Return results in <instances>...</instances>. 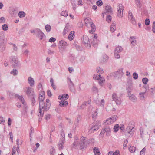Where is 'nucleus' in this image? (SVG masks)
<instances>
[{"mask_svg": "<svg viewBox=\"0 0 155 155\" xmlns=\"http://www.w3.org/2000/svg\"><path fill=\"white\" fill-rule=\"evenodd\" d=\"M39 113L38 115L39 117H42L43 115L45 110V104L44 103L43 101L45 97V92L42 91H41L39 94Z\"/></svg>", "mask_w": 155, "mask_h": 155, "instance_id": "nucleus-1", "label": "nucleus"}, {"mask_svg": "<svg viewBox=\"0 0 155 155\" xmlns=\"http://www.w3.org/2000/svg\"><path fill=\"white\" fill-rule=\"evenodd\" d=\"M134 124V122H130L126 129L125 134H130V135H129V137H132L134 134L135 130Z\"/></svg>", "mask_w": 155, "mask_h": 155, "instance_id": "nucleus-2", "label": "nucleus"}, {"mask_svg": "<svg viewBox=\"0 0 155 155\" xmlns=\"http://www.w3.org/2000/svg\"><path fill=\"white\" fill-rule=\"evenodd\" d=\"M68 46V43L63 40L60 41L58 44L59 49L61 52H63L66 51V47Z\"/></svg>", "mask_w": 155, "mask_h": 155, "instance_id": "nucleus-3", "label": "nucleus"}, {"mask_svg": "<svg viewBox=\"0 0 155 155\" xmlns=\"http://www.w3.org/2000/svg\"><path fill=\"white\" fill-rule=\"evenodd\" d=\"M101 123L99 121H96L92 124V127L89 129V131L91 133L97 130L101 126Z\"/></svg>", "mask_w": 155, "mask_h": 155, "instance_id": "nucleus-4", "label": "nucleus"}, {"mask_svg": "<svg viewBox=\"0 0 155 155\" xmlns=\"http://www.w3.org/2000/svg\"><path fill=\"white\" fill-rule=\"evenodd\" d=\"M87 144L88 142L85 140V138L83 136L81 137L80 149L81 150L84 149L87 147Z\"/></svg>", "mask_w": 155, "mask_h": 155, "instance_id": "nucleus-5", "label": "nucleus"}, {"mask_svg": "<svg viewBox=\"0 0 155 155\" xmlns=\"http://www.w3.org/2000/svg\"><path fill=\"white\" fill-rule=\"evenodd\" d=\"M17 147H15V146H13L12 151V155H18L20 152V150L19 147V140L18 139L16 140Z\"/></svg>", "mask_w": 155, "mask_h": 155, "instance_id": "nucleus-6", "label": "nucleus"}, {"mask_svg": "<svg viewBox=\"0 0 155 155\" xmlns=\"http://www.w3.org/2000/svg\"><path fill=\"white\" fill-rule=\"evenodd\" d=\"M124 9V6L122 4H118L117 7V14L118 17L121 18L123 16V11Z\"/></svg>", "mask_w": 155, "mask_h": 155, "instance_id": "nucleus-7", "label": "nucleus"}, {"mask_svg": "<svg viewBox=\"0 0 155 155\" xmlns=\"http://www.w3.org/2000/svg\"><path fill=\"white\" fill-rule=\"evenodd\" d=\"M11 60L12 63L14 67L17 68L20 66V63L17 57L15 56H12Z\"/></svg>", "mask_w": 155, "mask_h": 155, "instance_id": "nucleus-8", "label": "nucleus"}, {"mask_svg": "<svg viewBox=\"0 0 155 155\" xmlns=\"http://www.w3.org/2000/svg\"><path fill=\"white\" fill-rule=\"evenodd\" d=\"M117 116L116 115H114L110 118L107 119L106 121L104 122L105 125H110L115 122L117 119Z\"/></svg>", "mask_w": 155, "mask_h": 155, "instance_id": "nucleus-9", "label": "nucleus"}, {"mask_svg": "<svg viewBox=\"0 0 155 155\" xmlns=\"http://www.w3.org/2000/svg\"><path fill=\"white\" fill-rule=\"evenodd\" d=\"M73 10H75L76 8V5L78 6H82L83 4L82 0H74L73 2H71Z\"/></svg>", "mask_w": 155, "mask_h": 155, "instance_id": "nucleus-10", "label": "nucleus"}, {"mask_svg": "<svg viewBox=\"0 0 155 155\" xmlns=\"http://www.w3.org/2000/svg\"><path fill=\"white\" fill-rule=\"evenodd\" d=\"M112 98L113 101H114L117 104H120L122 102L121 98L117 97L116 93H113L112 94Z\"/></svg>", "mask_w": 155, "mask_h": 155, "instance_id": "nucleus-11", "label": "nucleus"}, {"mask_svg": "<svg viewBox=\"0 0 155 155\" xmlns=\"http://www.w3.org/2000/svg\"><path fill=\"white\" fill-rule=\"evenodd\" d=\"M114 78H121L124 74L123 72V69L122 68H120L115 72H114Z\"/></svg>", "mask_w": 155, "mask_h": 155, "instance_id": "nucleus-12", "label": "nucleus"}, {"mask_svg": "<svg viewBox=\"0 0 155 155\" xmlns=\"http://www.w3.org/2000/svg\"><path fill=\"white\" fill-rule=\"evenodd\" d=\"M128 16V19L130 20L131 23L133 25L136 24V20L131 11L129 10V11Z\"/></svg>", "mask_w": 155, "mask_h": 155, "instance_id": "nucleus-13", "label": "nucleus"}, {"mask_svg": "<svg viewBox=\"0 0 155 155\" xmlns=\"http://www.w3.org/2000/svg\"><path fill=\"white\" fill-rule=\"evenodd\" d=\"M37 32L36 34L37 37L39 38L40 40H42L44 37H45V35L42 32L41 30L39 29L36 31Z\"/></svg>", "mask_w": 155, "mask_h": 155, "instance_id": "nucleus-14", "label": "nucleus"}, {"mask_svg": "<svg viewBox=\"0 0 155 155\" xmlns=\"http://www.w3.org/2000/svg\"><path fill=\"white\" fill-rule=\"evenodd\" d=\"M27 94L29 97H35V96L34 91L30 87L27 88L26 91Z\"/></svg>", "mask_w": 155, "mask_h": 155, "instance_id": "nucleus-15", "label": "nucleus"}, {"mask_svg": "<svg viewBox=\"0 0 155 155\" xmlns=\"http://www.w3.org/2000/svg\"><path fill=\"white\" fill-rule=\"evenodd\" d=\"M135 3L138 10L140 11L142 9V4L140 0H135Z\"/></svg>", "mask_w": 155, "mask_h": 155, "instance_id": "nucleus-16", "label": "nucleus"}, {"mask_svg": "<svg viewBox=\"0 0 155 155\" xmlns=\"http://www.w3.org/2000/svg\"><path fill=\"white\" fill-rule=\"evenodd\" d=\"M82 40L85 44H87V46L90 45V42L88 37L87 35H84L83 36Z\"/></svg>", "mask_w": 155, "mask_h": 155, "instance_id": "nucleus-17", "label": "nucleus"}, {"mask_svg": "<svg viewBox=\"0 0 155 155\" xmlns=\"http://www.w3.org/2000/svg\"><path fill=\"white\" fill-rule=\"evenodd\" d=\"M129 40L131 45L133 46H135L137 44V41L135 36H131L130 37Z\"/></svg>", "mask_w": 155, "mask_h": 155, "instance_id": "nucleus-18", "label": "nucleus"}, {"mask_svg": "<svg viewBox=\"0 0 155 155\" xmlns=\"http://www.w3.org/2000/svg\"><path fill=\"white\" fill-rule=\"evenodd\" d=\"M28 83L31 87H33L34 85L35 81L33 78L31 77H29L28 79Z\"/></svg>", "mask_w": 155, "mask_h": 155, "instance_id": "nucleus-19", "label": "nucleus"}, {"mask_svg": "<svg viewBox=\"0 0 155 155\" xmlns=\"http://www.w3.org/2000/svg\"><path fill=\"white\" fill-rule=\"evenodd\" d=\"M69 26L68 24H66L65 28H64L63 32V35L64 36L65 35L70 31L69 28Z\"/></svg>", "mask_w": 155, "mask_h": 155, "instance_id": "nucleus-20", "label": "nucleus"}, {"mask_svg": "<svg viewBox=\"0 0 155 155\" xmlns=\"http://www.w3.org/2000/svg\"><path fill=\"white\" fill-rule=\"evenodd\" d=\"M68 83L70 87V89L71 90V91L72 89H74V85L70 78H68Z\"/></svg>", "mask_w": 155, "mask_h": 155, "instance_id": "nucleus-21", "label": "nucleus"}, {"mask_svg": "<svg viewBox=\"0 0 155 155\" xmlns=\"http://www.w3.org/2000/svg\"><path fill=\"white\" fill-rule=\"evenodd\" d=\"M128 94L129 99L131 100L133 102H134L137 100V98L134 95L130 93L129 94Z\"/></svg>", "mask_w": 155, "mask_h": 155, "instance_id": "nucleus-22", "label": "nucleus"}, {"mask_svg": "<svg viewBox=\"0 0 155 155\" xmlns=\"http://www.w3.org/2000/svg\"><path fill=\"white\" fill-rule=\"evenodd\" d=\"M68 104V101L63 99L60 102L59 105L61 107H64L66 106Z\"/></svg>", "mask_w": 155, "mask_h": 155, "instance_id": "nucleus-23", "label": "nucleus"}, {"mask_svg": "<svg viewBox=\"0 0 155 155\" xmlns=\"http://www.w3.org/2000/svg\"><path fill=\"white\" fill-rule=\"evenodd\" d=\"M90 26L92 29L91 30H89V32L90 33L93 34L95 31L96 29L95 26L93 22L91 23Z\"/></svg>", "mask_w": 155, "mask_h": 155, "instance_id": "nucleus-24", "label": "nucleus"}, {"mask_svg": "<svg viewBox=\"0 0 155 155\" xmlns=\"http://www.w3.org/2000/svg\"><path fill=\"white\" fill-rule=\"evenodd\" d=\"M69 98V96L68 94H65L62 95H60L58 96V98L59 99H67Z\"/></svg>", "mask_w": 155, "mask_h": 155, "instance_id": "nucleus-25", "label": "nucleus"}, {"mask_svg": "<svg viewBox=\"0 0 155 155\" xmlns=\"http://www.w3.org/2000/svg\"><path fill=\"white\" fill-rule=\"evenodd\" d=\"M105 9L107 13H108L110 14L112 13V8L111 6L109 5L106 6Z\"/></svg>", "mask_w": 155, "mask_h": 155, "instance_id": "nucleus-26", "label": "nucleus"}, {"mask_svg": "<svg viewBox=\"0 0 155 155\" xmlns=\"http://www.w3.org/2000/svg\"><path fill=\"white\" fill-rule=\"evenodd\" d=\"M75 32L71 31L69 34L68 36V39L70 41L72 40L75 36Z\"/></svg>", "mask_w": 155, "mask_h": 155, "instance_id": "nucleus-27", "label": "nucleus"}, {"mask_svg": "<svg viewBox=\"0 0 155 155\" xmlns=\"http://www.w3.org/2000/svg\"><path fill=\"white\" fill-rule=\"evenodd\" d=\"M123 50V48L121 46H117L115 49L114 52L117 53H120Z\"/></svg>", "mask_w": 155, "mask_h": 155, "instance_id": "nucleus-28", "label": "nucleus"}, {"mask_svg": "<svg viewBox=\"0 0 155 155\" xmlns=\"http://www.w3.org/2000/svg\"><path fill=\"white\" fill-rule=\"evenodd\" d=\"M93 151L95 155H100L101 154L99 149L97 147H95L93 149Z\"/></svg>", "mask_w": 155, "mask_h": 155, "instance_id": "nucleus-29", "label": "nucleus"}, {"mask_svg": "<svg viewBox=\"0 0 155 155\" xmlns=\"http://www.w3.org/2000/svg\"><path fill=\"white\" fill-rule=\"evenodd\" d=\"M98 109H97L95 111H93L92 113V117L93 118H97L98 115Z\"/></svg>", "mask_w": 155, "mask_h": 155, "instance_id": "nucleus-30", "label": "nucleus"}, {"mask_svg": "<svg viewBox=\"0 0 155 155\" xmlns=\"http://www.w3.org/2000/svg\"><path fill=\"white\" fill-rule=\"evenodd\" d=\"M133 87L132 83H131L128 87L126 88V90L128 94L130 93L131 91L133 90Z\"/></svg>", "mask_w": 155, "mask_h": 155, "instance_id": "nucleus-31", "label": "nucleus"}, {"mask_svg": "<svg viewBox=\"0 0 155 155\" xmlns=\"http://www.w3.org/2000/svg\"><path fill=\"white\" fill-rule=\"evenodd\" d=\"M50 82L51 83V85L53 88L54 90H55L56 89V86L54 83V80L52 78H50Z\"/></svg>", "mask_w": 155, "mask_h": 155, "instance_id": "nucleus-32", "label": "nucleus"}, {"mask_svg": "<svg viewBox=\"0 0 155 155\" xmlns=\"http://www.w3.org/2000/svg\"><path fill=\"white\" fill-rule=\"evenodd\" d=\"M116 30V25L115 24H114V23H113V24L111 25L110 28V31L113 33Z\"/></svg>", "mask_w": 155, "mask_h": 155, "instance_id": "nucleus-33", "label": "nucleus"}, {"mask_svg": "<svg viewBox=\"0 0 155 155\" xmlns=\"http://www.w3.org/2000/svg\"><path fill=\"white\" fill-rule=\"evenodd\" d=\"M104 130L106 133V135L107 136L110 135L111 132V129L110 127H106L105 128Z\"/></svg>", "mask_w": 155, "mask_h": 155, "instance_id": "nucleus-34", "label": "nucleus"}, {"mask_svg": "<svg viewBox=\"0 0 155 155\" xmlns=\"http://www.w3.org/2000/svg\"><path fill=\"white\" fill-rule=\"evenodd\" d=\"M25 13L23 11H19L18 13V15L20 18H22L25 17Z\"/></svg>", "mask_w": 155, "mask_h": 155, "instance_id": "nucleus-35", "label": "nucleus"}, {"mask_svg": "<svg viewBox=\"0 0 155 155\" xmlns=\"http://www.w3.org/2000/svg\"><path fill=\"white\" fill-rule=\"evenodd\" d=\"M98 80H99V84L100 85H101L102 83L104 82L105 81L104 77H102L101 76L100 77L99 79H98Z\"/></svg>", "mask_w": 155, "mask_h": 155, "instance_id": "nucleus-36", "label": "nucleus"}, {"mask_svg": "<svg viewBox=\"0 0 155 155\" xmlns=\"http://www.w3.org/2000/svg\"><path fill=\"white\" fill-rule=\"evenodd\" d=\"M96 71L99 74H102L103 73V68L100 67H97Z\"/></svg>", "mask_w": 155, "mask_h": 155, "instance_id": "nucleus-37", "label": "nucleus"}, {"mask_svg": "<svg viewBox=\"0 0 155 155\" xmlns=\"http://www.w3.org/2000/svg\"><path fill=\"white\" fill-rule=\"evenodd\" d=\"M145 92H141L139 94V98L141 100H144L145 98V96L144 94H145Z\"/></svg>", "mask_w": 155, "mask_h": 155, "instance_id": "nucleus-38", "label": "nucleus"}, {"mask_svg": "<svg viewBox=\"0 0 155 155\" xmlns=\"http://www.w3.org/2000/svg\"><path fill=\"white\" fill-rule=\"evenodd\" d=\"M75 57L73 54H71L69 56V61L73 63L74 62Z\"/></svg>", "mask_w": 155, "mask_h": 155, "instance_id": "nucleus-39", "label": "nucleus"}, {"mask_svg": "<svg viewBox=\"0 0 155 155\" xmlns=\"http://www.w3.org/2000/svg\"><path fill=\"white\" fill-rule=\"evenodd\" d=\"M129 150L130 152L131 153H134L135 152L136 148L134 146H130L129 148Z\"/></svg>", "mask_w": 155, "mask_h": 155, "instance_id": "nucleus-40", "label": "nucleus"}, {"mask_svg": "<svg viewBox=\"0 0 155 155\" xmlns=\"http://www.w3.org/2000/svg\"><path fill=\"white\" fill-rule=\"evenodd\" d=\"M10 74L14 76H16L18 74V71L16 69H14L11 71Z\"/></svg>", "mask_w": 155, "mask_h": 155, "instance_id": "nucleus-41", "label": "nucleus"}, {"mask_svg": "<svg viewBox=\"0 0 155 155\" xmlns=\"http://www.w3.org/2000/svg\"><path fill=\"white\" fill-rule=\"evenodd\" d=\"M45 29L47 32H49L51 29V27L50 25L48 24L46 25L45 26Z\"/></svg>", "mask_w": 155, "mask_h": 155, "instance_id": "nucleus-42", "label": "nucleus"}, {"mask_svg": "<svg viewBox=\"0 0 155 155\" xmlns=\"http://www.w3.org/2000/svg\"><path fill=\"white\" fill-rule=\"evenodd\" d=\"M114 73L113 72L108 74L107 77V79L108 80H110L112 77H114Z\"/></svg>", "mask_w": 155, "mask_h": 155, "instance_id": "nucleus-43", "label": "nucleus"}, {"mask_svg": "<svg viewBox=\"0 0 155 155\" xmlns=\"http://www.w3.org/2000/svg\"><path fill=\"white\" fill-rule=\"evenodd\" d=\"M16 97L19 99V100L22 102V104H24L25 100L22 96H20L18 95H17Z\"/></svg>", "mask_w": 155, "mask_h": 155, "instance_id": "nucleus-44", "label": "nucleus"}, {"mask_svg": "<svg viewBox=\"0 0 155 155\" xmlns=\"http://www.w3.org/2000/svg\"><path fill=\"white\" fill-rule=\"evenodd\" d=\"M78 141H74V142L73 143V146L74 148H76L77 147H78L80 145Z\"/></svg>", "mask_w": 155, "mask_h": 155, "instance_id": "nucleus-45", "label": "nucleus"}, {"mask_svg": "<svg viewBox=\"0 0 155 155\" xmlns=\"http://www.w3.org/2000/svg\"><path fill=\"white\" fill-rule=\"evenodd\" d=\"M61 15L66 17L68 15L67 11H62L61 13Z\"/></svg>", "mask_w": 155, "mask_h": 155, "instance_id": "nucleus-46", "label": "nucleus"}, {"mask_svg": "<svg viewBox=\"0 0 155 155\" xmlns=\"http://www.w3.org/2000/svg\"><path fill=\"white\" fill-rule=\"evenodd\" d=\"M119 129V125L118 124H116V125L114 126V129L115 132H117Z\"/></svg>", "mask_w": 155, "mask_h": 155, "instance_id": "nucleus-47", "label": "nucleus"}, {"mask_svg": "<svg viewBox=\"0 0 155 155\" xmlns=\"http://www.w3.org/2000/svg\"><path fill=\"white\" fill-rule=\"evenodd\" d=\"M112 17L110 15H108L106 17V21L110 23L111 21Z\"/></svg>", "mask_w": 155, "mask_h": 155, "instance_id": "nucleus-48", "label": "nucleus"}, {"mask_svg": "<svg viewBox=\"0 0 155 155\" xmlns=\"http://www.w3.org/2000/svg\"><path fill=\"white\" fill-rule=\"evenodd\" d=\"M2 29L4 31H6L8 30V27L7 24H4L2 26Z\"/></svg>", "mask_w": 155, "mask_h": 155, "instance_id": "nucleus-49", "label": "nucleus"}, {"mask_svg": "<svg viewBox=\"0 0 155 155\" xmlns=\"http://www.w3.org/2000/svg\"><path fill=\"white\" fill-rule=\"evenodd\" d=\"M55 150L54 148V147H51L50 149V153L51 155H53L54 153H55Z\"/></svg>", "mask_w": 155, "mask_h": 155, "instance_id": "nucleus-50", "label": "nucleus"}, {"mask_svg": "<svg viewBox=\"0 0 155 155\" xmlns=\"http://www.w3.org/2000/svg\"><path fill=\"white\" fill-rule=\"evenodd\" d=\"M103 61L105 62L108 59V57L106 54H104L103 55Z\"/></svg>", "mask_w": 155, "mask_h": 155, "instance_id": "nucleus-51", "label": "nucleus"}, {"mask_svg": "<svg viewBox=\"0 0 155 155\" xmlns=\"http://www.w3.org/2000/svg\"><path fill=\"white\" fill-rule=\"evenodd\" d=\"M101 76V75H98L97 74H95L94 75L93 78L94 79L98 80Z\"/></svg>", "mask_w": 155, "mask_h": 155, "instance_id": "nucleus-52", "label": "nucleus"}, {"mask_svg": "<svg viewBox=\"0 0 155 155\" xmlns=\"http://www.w3.org/2000/svg\"><path fill=\"white\" fill-rule=\"evenodd\" d=\"M96 4L97 6H100L102 5L103 3L101 0H99L97 1Z\"/></svg>", "mask_w": 155, "mask_h": 155, "instance_id": "nucleus-53", "label": "nucleus"}, {"mask_svg": "<svg viewBox=\"0 0 155 155\" xmlns=\"http://www.w3.org/2000/svg\"><path fill=\"white\" fill-rule=\"evenodd\" d=\"M104 104L105 101L104 99H102L99 105L100 106H102L103 108Z\"/></svg>", "mask_w": 155, "mask_h": 155, "instance_id": "nucleus-54", "label": "nucleus"}, {"mask_svg": "<svg viewBox=\"0 0 155 155\" xmlns=\"http://www.w3.org/2000/svg\"><path fill=\"white\" fill-rule=\"evenodd\" d=\"M133 78L135 80L137 79L138 78V74L136 72L133 73Z\"/></svg>", "mask_w": 155, "mask_h": 155, "instance_id": "nucleus-55", "label": "nucleus"}, {"mask_svg": "<svg viewBox=\"0 0 155 155\" xmlns=\"http://www.w3.org/2000/svg\"><path fill=\"white\" fill-rule=\"evenodd\" d=\"M23 110L26 113H27V105L25 103V102H24V104H23Z\"/></svg>", "mask_w": 155, "mask_h": 155, "instance_id": "nucleus-56", "label": "nucleus"}, {"mask_svg": "<svg viewBox=\"0 0 155 155\" xmlns=\"http://www.w3.org/2000/svg\"><path fill=\"white\" fill-rule=\"evenodd\" d=\"M148 81V79L147 78H143L142 79V81L145 84H146Z\"/></svg>", "mask_w": 155, "mask_h": 155, "instance_id": "nucleus-57", "label": "nucleus"}, {"mask_svg": "<svg viewBox=\"0 0 155 155\" xmlns=\"http://www.w3.org/2000/svg\"><path fill=\"white\" fill-rule=\"evenodd\" d=\"M119 53L114 52V55L115 58L117 59H119L120 58V56L119 54Z\"/></svg>", "mask_w": 155, "mask_h": 155, "instance_id": "nucleus-58", "label": "nucleus"}, {"mask_svg": "<svg viewBox=\"0 0 155 155\" xmlns=\"http://www.w3.org/2000/svg\"><path fill=\"white\" fill-rule=\"evenodd\" d=\"M29 53V51L28 49H26L23 51V54L26 56H28Z\"/></svg>", "mask_w": 155, "mask_h": 155, "instance_id": "nucleus-59", "label": "nucleus"}, {"mask_svg": "<svg viewBox=\"0 0 155 155\" xmlns=\"http://www.w3.org/2000/svg\"><path fill=\"white\" fill-rule=\"evenodd\" d=\"M128 143L127 140H125L124 141L123 144V147L124 149H125V148L126 147L127 144Z\"/></svg>", "mask_w": 155, "mask_h": 155, "instance_id": "nucleus-60", "label": "nucleus"}, {"mask_svg": "<svg viewBox=\"0 0 155 155\" xmlns=\"http://www.w3.org/2000/svg\"><path fill=\"white\" fill-rule=\"evenodd\" d=\"M56 40V39L55 38L51 37L49 40L48 41L52 43L54 42Z\"/></svg>", "mask_w": 155, "mask_h": 155, "instance_id": "nucleus-61", "label": "nucleus"}, {"mask_svg": "<svg viewBox=\"0 0 155 155\" xmlns=\"http://www.w3.org/2000/svg\"><path fill=\"white\" fill-rule=\"evenodd\" d=\"M45 118L46 120H48L50 119L51 118V115L49 114H46L45 115Z\"/></svg>", "mask_w": 155, "mask_h": 155, "instance_id": "nucleus-62", "label": "nucleus"}, {"mask_svg": "<svg viewBox=\"0 0 155 155\" xmlns=\"http://www.w3.org/2000/svg\"><path fill=\"white\" fill-rule=\"evenodd\" d=\"M146 149L144 147L140 152V155H144V153L145 152Z\"/></svg>", "mask_w": 155, "mask_h": 155, "instance_id": "nucleus-63", "label": "nucleus"}, {"mask_svg": "<svg viewBox=\"0 0 155 155\" xmlns=\"http://www.w3.org/2000/svg\"><path fill=\"white\" fill-rule=\"evenodd\" d=\"M152 30L153 32L155 33V21H154L152 27Z\"/></svg>", "mask_w": 155, "mask_h": 155, "instance_id": "nucleus-64", "label": "nucleus"}]
</instances>
